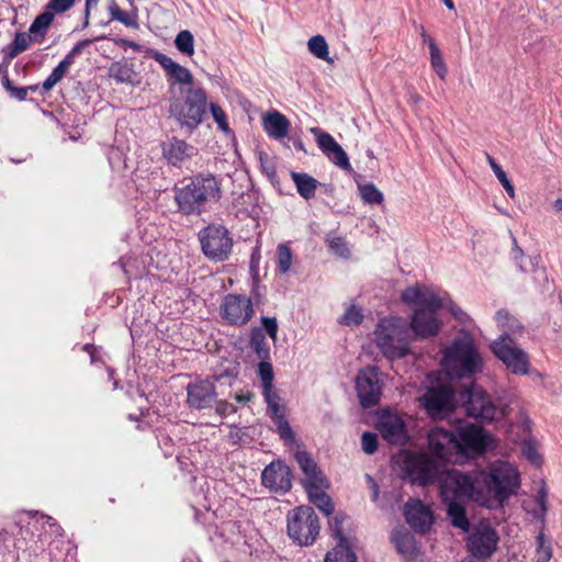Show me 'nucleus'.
<instances>
[{
    "label": "nucleus",
    "instance_id": "1",
    "mask_svg": "<svg viewBox=\"0 0 562 562\" xmlns=\"http://www.w3.org/2000/svg\"><path fill=\"white\" fill-rule=\"evenodd\" d=\"M149 55L162 67L169 88L168 112L181 128L194 131L206 115V91L195 85L191 71L171 57L158 50H149Z\"/></svg>",
    "mask_w": 562,
    "mask_h": 562
},
{
    "label": "nucleus",
    "instance_id": "2",
    "mask_svg": "<svg viewBox=\"0 0 562 562\" xmlns=\"http://www.w3.org/2000/svg\"><path fill=\"white\" fill-rule=\"evenodd\" d=\"M448 487L474 494V502L483 506L495 503L502 506L520 487L518 470L506 461L494 462L488 471L463 473L452 470L448 479Z\"/></svg>",
    "mask_w": 562,
    "mask_h": 562
},
{
    "label": "nucleus",
    "instance_id": "3",
    "mask_svg": "<svg viewBox=\"0 0 562 562\" xmlns=\"http://www.w3.org/2000/svg\"><path fill=\"white\" fill-rule=\"evenodd\" d=\"M401 300L413 308L409 326L417 338L428 339L439 334L442 321L438 311L443 308L445 297L432 290L415 285L406 288Z\"/></svg>",
    "mask_w": 562,
    "mask_h": 562
},
{
    "label": "nucleus",
    "instance_id": "4",
    "mask_svg": "<svg viewBox=\"0 0 562 562\" xmlns=\"http://www.w3.org/2000/svg\"><path fill=\"white\" fill-rule=\"evenodd\" d=\"M173 199L182 215H201L222 199L221 180L212 173L200 172L186 184L176 187Z\"/></svg>",
    "mask_w": 562,
    "mask_h": 562
},
{
    "label": "nucleus",
    "instance_id": "5",
    "mask_svg": "<svg viewBox=\"0 0 562 562\" xmlns=\"http://www.w3.org/2000/svg\"><path fill=\"white\" fill-rule=\"evenodd\" d=\"M443 363L451 376L469 378L482 370V359L468 333H461L443 351Z\"/></svg>",
    "mask_w": 562,
    "mask_h": 562
},
{
    "label": "nucleus",
    "instance_id": "6",
    "mask_svg": "<svg viewBox=\"0 0 562 562\" xmlns=\"http://www.w3.org/2000/svg\"><path fill=\"white\" fill-rule=\"evenodd\" d=\"M374 341L382 355L390 359H402L411 353L409 334L394 319H382L374 329Z\"/></svg>",
    "mask_w": 562,
    "mask_h": 562
},
{
    "label": "nucleus",
    "instance_id": "7",
    "mask_svg": "<svg viewBox=\"0 0 562 562\" xmlns=\"http://www.w3.org/2000/svg\"><path fill=\"white\" fill-rule=\"evenodd\" d=\"M203 255L211 261H226L233 249V237L222 224H209L198 233Z\"/></svg>",
    "mask_w": 562,
    "mask_h": 562
},
{
    "label": "nucleus",
    "instance_id": "8",
    "mask_svg": "<svg viewBox=\"0 0 562 562\" xmlns=\"http://www.w3.org/2000/svg\"><path fill=\"white\" fill-rule=\"evenodd\" d=\"M288 535L300 546H311L319 533V520L311 506H300L288 514Z\"/></svg>",
    "mask_w": 562,
    "mask_h": 562
},
{
    "label": "nucleus",
    "instance_id": "9",
    "mask_svg": "<svg viewBox=\"0 0 562 562\" xmlns=\"http://www.w3.org/2000/svg\"><path fill=\"white\" fill-rule=\"evenodd\" d=\"M491 349L495 357L501 360L513 374H528L530 367L529 356L518 346L508 333H503L495 339L491 345Z\"/></svg>",
    "mask_w": 562,
    "mask_h": 562
},
{
    "label": "nucleus",
    "instance_id": "10",
    "mask_svg": "<svg viewBox=\"0 0 562 562\" xmlns=\"http://www.w3.org/2000/svg\"><path fill=\"white\" fill-rule=\"evenodd\" d=\"M452 474V470L447 471L440 481V495L442 502L447 506V515L453 527L468 532L470 529V521L467 517L464 498L474 501V494L471 492H462L461 490L448 487V479Z\"/></svg>",
    "mask_w": 562,
    "mask_h": 562
},
{
    "label": "nucleus",
    "instance_id": "11",
    "mask_svg": "<svg viewBox=\"0 0 562 562\" xmlns=\"http://www.w3.org/2000/svg\"><path fill=\"white\" fill-rule=\"evenodd\" d=\"M255 315L251 297L245 294H226L220 305V316L224 324L235 327L247 325Z\"/></svg>",
    "mask_w": 562,
    "mask_h": 562
},
{
    "label": "nucleus",
    "instance_id": "12",
    "mask_svg": "<svg viewBox=\"0 0 562 562\" xmlns=\"http://www.w3.org/2000/svg\"><path fill=\"white\" fill-rule=\"evenodd\" d=\"M382 372L376 366H367L359 370L356 378V392L363 408H372L382 395Z\"/></svg>",
    "mask_w": 562,
    "mask_h": 562
},
{
    "label": "nucleus",
    "instance_id": "13",
    "mask_svg": "<svg viewBox=\"0 0 562 562\" xmlns=\"http://www.w3.org/2000/svg\"><path fill=\"white\" fill-rule=\"evenodd\" d=\"M428 449L430 453L442 462H460V443L457 434L436 427L428 432Z\"/></svg>",
    "mask_w": 562,
    "mask_h": 562
},
{
    "label": "nucleus",
    "instance_id": "14",
    "mask_svg": "<svg viewBox=\"0 0 562 562\" xmlns=\"http://www.w3.org/2000/svg\"><path fill=\"white\" fill-rule=\"evenodd\" d=\"M454 393L447 385L430 387L420 397V402L427 414L432 418H442L453 411Z\"/></svg>",
    "mask_w": 562,
    "mask_h": 562
},
{
    "label": "nucleus",
    "instance_id": "15",
    "mask_svg": "<svg viewBox=\"0 0 562 562\" xmlns=\"http://www.w3.org/2000/svg\"><path fill=\"white\" fill-rule=\"evenodd\" d=\"M376 428L382 438L391 445L404 446L408 441L406 423L398 414L381 412L376 418Z\"/></svg>",
    "mask_w": 562,
    "mask_h": 562
},
{
    "label": "nucleus",
    "instance_id": "16",
    "mask_svg": "<svg viewBox=\"0 0 562 562\" xmlns=\"http://www.w3.org/2000/svg\"><path fill=\"white\" fill-rule=\"evenodd\" d=\"M456 434L458 443L461 446L460 463L485 451L487 437L481 427L474 425L460 426Z\"/></svg>",
    "mask_w": 562,
    "mask_h": 562
},
{
    "label": "nucleus",
    "instance_id": "17",
    "mask_svg": "<svg viewBox=\"0 0 562 562\" xmlns=\"http://www.w3.org/2000/svg\"><path fill=\"white\" fill-rule=\"evenodd\" d=\"M465 394L464 411L468 416L482 422H493L496 418L497 408L483 390L472 386Z\"/></svg>",
    "mask_w": 562,
    "mask_h": 562
},
{
    "label": "nucleus",
    "instance_id": "18",
    "mask_svg": "<svg viewBox=\"0 0 562 562\" xmlns=\"http://www.w3.org/2000/svg\"><path fill=\"white\" fill-rule=\"evenodd\" d=\"M186 390V403L192 409H207L216 402V386L215 383L209 379L194 380L187 385Z\"/></svg>",
    "mask_w": 562,
    "mask_h": 562
},
{
    "label": "nucleus",
    "instance_id": "19",
    "mask_svg": "<svg viewBox=\"0 0 562 562\" xmlns=\"http://www.w3.org/2000/svg\"><path fill=\"white\" fill-rule=\"evenodd\" d=\"M498 540L497 532L491 526H480L469 536L467 547L472 558L480 560L495 552Z\"/></svg>",
    "mask_w": 562,
    "mask_h": 562
},
{
    "label": "nucleus",
    "instance_id": "20",
    "mask_svg": "<svg viewBox=\"0 0 562 562\" xmlns=\"http://www.w3.org/2000/svg\"><path fill=\"white\" fill-rule=\"evenodd\" d=\"M310 131L315 136L318 148L334 165L348 172L352 170L346 151L329 133L319 127H312Z\"/></svg>",
    "mask_w": 562,
    "mask_h": 562
},
{
    "label": "nucleus",
    "instance_id": "21",
    "mask_svg": "<svg viewBox=\"0 0 562 562\" xmlns=\"http://www.w3.org/2000/svg\"><path fill=\"white\" fill-rule=\"evenodd\" d=\"M262 485L276 493H286L292 487V472L282 461H273L261 473Z\"/></svg>",
    "mask_w": 562,
    "mask_h": 562
},
{
    "label": "nucleus",
    "instance_id": "22",
    "mask_svg": "<svg viewBox=\"0 0 562 562\" xmlns=\"http://www.w3.org/2000/svg\"><path fill=\"white\" fill-rule=\"evenodd\" d=\"M408 471L414 483L426 486L437 480L439 465L427 453H418L412 457Z\"/></svg>",
    "mask_w": 562,
    "mask_h": 562
},
{
    "label": "nucleus",
    "instance_id": "23",
    "mask_svg": "<svg viewBox=\"0 0 562 562\" xmlns=\"http://www.w3.org/2000/svg\"><path fill=\"white\" fill-rule=\"evenodd\" d=\"M404 516L406 522L419 533H426L432 526L434 515L428 506L420 501L407 503L405 505Z\"/></svg>",
    "mask_w": 562,
    "mask_h": 562
},
{
    "label": "nucleus",
    "instance_id": "24",
    "mask_svg": "<svg viewBox=\"0 0 562 562\" xmlns=\"http://www.w3.org/2000/svg\"><path fill=\"white\" fill-rule=\"evenodd\" d=\"M295 460L299 463L302 472L305 474V479L303 480L305 488L311 486L316 487V484L325 483L326 480L323 477L318 465L308 452L303 450L296 451Z\"/></svg>",
    "mask_w": 562,
    "mask_h": 562
},
{
    "label": "nucleus",
    "instance_id": "25",
    "mask_svg": "<svg viewBox=\"0 0 562 562\" xmlns=\"http://www.w3.org/2000/svg\"><path fill=\"white\" fill-rule=\"evenodd\" d=\"M193 147L184 140L172 137L162 144V154L169 164L180 166L186 159L190 158Z\"/></svg>",
    "mask_w": 562,
    "mask_h": 562
},
{
    "label": "nucleus",
    "instance_id": "26",
    "mask_svg": "<svg viewBox=\"0 0 562 562\" xmlns=\"http://www.w3.org/2000/svg\"><path fill=\"white\" fill-rule=\"evenodd\" d=\"M290 121L278 111L268 112L262 119V126L267 135L273 139H281L289 134Z\"/></svg>",
    "mask_w": 562,
    "mask_h": 562
},
{
    "label": "nucleus",
    "instance_id": "27",
    "mask_svg": "<svg viewBox=\"0 0 562 562\" xmlns=\"http://www.w3.org/2000/svg\"><path fill=\"white\" fill-rule=\"evenodd\" d=\"M291 178L295 183L299 194L305 200L313 199L319 182L312 176L304 172H291Z\"/></svg>",
    "mask_w": 562,
    "mask_h": 562
},
{
    "label": "nucleus",
    "instance_id": "28",
    "mask_svg": "<svg viewBox=\"0 0 562 562\" xmlns=\"http://www.w3.org/2000/svg\"><path fill=\"white\" fill-rule=\"evenodd\" d=\"M324 487H327L326 482L316 484V487L311 486L305 490L312 503L326 516H329L334 513V504L330 497L323 491Z\"/></svg>",
    "mask_w": 562,
    "mask_h": 562
},
{
    "label": "nucleus",
    "instance_id": "29",
    "mask_svg": "<svg viewBox=\"0 0 562 562\" xmlns=\"http://www.w3.org/2000/svg\"><path fill=\"white\" fill-rule=\"evenodd\" d=\"M250 348L260 360L270 359V346L266 339L262 328L252 327L249 337Z\"/></svg>",
    "mask_w": 562,
    "mask_h": 562
},
{
    "label": "nucleus",
    "instance_id": "30",
    "mask_svg": "<svg viewBox=\"0 0 562 562\" xmlns=\"http://www.w3.org/2000/svg\"><path fill=\"white\" fill-rule=\"evenodd\" d=\"M324 562H357V557L348 542H338L333 550L327 552Z\"/></svg>",
    "mask_w": 562,
    "mask_h": 562
},
{
    "label": "nucleus",
    "instance_id": "31",
    "mask_svg": "<svg viewBox=\"0 0 562 562\" xmlns=\"http://www.w3.org/2000/svg\"><path fill=\"white\" fill-rule=\"evenodd\" d=\"M512 256H513V259L515 260L518 269L521 272H529V271L536 272L538 270L540 257L539 256H535V257L528 258V265H526L524 251L517 245L516 239H514V247L512 249Z\"/></svg>",
    "mask_w": 562,
    "mask_h": 562
},
{
    "label": "nucleus",
    "instance_id": "32",
    "mask_svg": "<svg viewBox=\"0 0 562 562\" xmlns=\"http://www.w3.org/2000/svg\"><path fill=\"white\" fill-rule=\"evenodd\" d=\"M308 50L317 58L327 63H333L329 57L328 45L323 35L312 36L307 42Z\"/></svg>",
    "mask_w": 562,
    "mask_h": 562
},
{
    "label": "nucleus",
    "instance_id": "33",
    "mask_svg": "<svg viewBox=\"0 0 562 562\" xmlns=\"http://www.w3.org/2000/svg\"><path fill=\"white\" fill-rule=\"evenodd\" d=\"M293 261V252L286 244H280L277 247V270L280 274L290 271Z\"/></svg>",
    "mask_w": 562,
    "mask_h": 562
},
{
    "label": "nucleus",
    "instance_id": "34",
    "mask_svg": "<svg viewBox=\"0 0 562 562\" xmlns=\"http://www.w3.org/2000/svg\"><path fill=\"white\" fill-rule=\"evenodd\" d=\"M109 12L112 20L119 21L127 27L138 29L137 14H130L123 11L115 2L109 5Z\"/></svg>",
    "mask_w": 562,
    "mask_h": 562
},
{
    "label": "nucleus",
    "instance_id": "35",
    "mask_svg": "<svg viewBox=\"0 0 562 562\" xmlns=\"http://www.w3.org/2000/svg\"><path fill=\"white\" fill-rule=\"evenodd\" d=\"M358 190L367 204H381L384 200L383 193L372 182L359 184Z\"/></svg>",
    "mask_w": 562,
    "mask_h": 562
},
{
    "label": "nucleus",
    "instance_id": "36",
    "mask_svg": "<svg viewBox=\"0 0 562 562\" xmlns=\"http://www.w3.org/2000/svg\"><path fill=\"white\" fill-rule=\"evenodd\" d=\"M68 60H60V63L52 70L49 76L43 81L42 88L44 91H49L57 85L67 74L69 67Z\"/></svg>",
    "mask_w": 562,
    "mask_h": 562
},
{
    "label": "nucleus",
    "instance_id": "37",
    "mask_svg": "<svg viewBox=\"0 0 562 562\" xmlns=\"http://www.w3.org/2000/svg\"><path fill=\"white\" fill-rule=\"evenodd\" d=\"M175 45L177 49L187 56H193L194 54V37L188 30L180 31L176 38Z\"/></svg>",
    "mask_w": 562,
    "mask_h": 562
},
{
    "label": "nucleus",
    "instance_id": "38",
    "mask_svg": "<svg viewBox=\"0 0 562 562\" xmlns=\"http://www.w3.org/2000/svg\"><path fill=\"white\" fill-rule=\"evenodd\" d=\"M486 159L492 170L494 171L496 178L504 187L505 191L510 198L515 196V188L508 179L506 172L502 169V167L496 162V160L488 154H486Z\"/></svg>",
    "mask_w": 562,
    "mask_h": 562
},
{
    "label": "nucleus",
    "instance_id": "39",
    "mask_svg": "<svg viewBox=\"0 0 562 562\" xmlns=\"http://www.w3.org/2000/svg\"><path fill=\"white\" fill-rule=\"evenodd\" d=\"M536 552L533 562H549L552 558V547L549 541L546 540L543 532H539L536 538Z\"/></svg>",
    "mask_w": 562,
    "mask_h": 562
},
{
    "label": "nucleus",
    "instance_id": "40",
    "mask_svg": "<svg viewBox=\"0 0 562 562\" xmlns=\"http://www.w3.org/2000/svg\"><path fill=\"white\" fill-rule=\"evenodd\" d=\"M429 53H430V65H431L432 69L435 70V72L438 75V77L441 80H445L447 77L448 70H447L446 63L442 58V54H441L439 47L437 46V44L431 45Z\"/></svg>",
    "mask_w": 562,
    "mask_h": 562
},
{
    "label": "nucleus",
    "instance_id": "41",
    "mask_svg": "<svg viewBox=\"0 0 562 562\" xmlns=\"http://www.w3.org/2000/svg\"><path fill=\"white\" fill-rule=\"evenodd\" d=\"M521 452L522 456L532 464L540 465L541 464V456L538 452L537 443L535 439L529 436L528 438L524 439L521 445Z\"/></svg>",
    "mask_w": 562,
    "mask_h": 562
},
{
    "label": "nucleus",
    "instance_id": "42",
    "mask_svg": "<svg viewBox=\"0 0 562 562\" xmlns=\"http://www.w3.org/2000/svg\"><path fill=\"white\" fill-rule=\"evenodd\" d=\"M271 419L273 420L278 434L280 437L284 440H293L294 439V432L291 429V426L289 422L285 418L284 412L281 414H278L276 416H271Z\"/></svg>",
    "mask_w": 562,
    "mask_h": 562
},
{
    "label": "nucleus",
    "instance_id": "43",
    "mask_svg": "<svg viewBox=\"0 0 562 562\" xmlns=\"http://www.w3.org/2000/svg\"><path fill=\"white\" fill-rule=\"evenodd\" d=\"M55 13L48 9L45 12L41 13L30 26L31 33H38L41 31L45 32L48 26L54 21Z\"/></svg>",
    "mask_w": 562,
    "mask_h": 562
},
{
    "label": "nucleus",
    "instance_id": "44",
    "mask_svg": "<svg viewBox=\"0 0 562 562\" xmlns=\"http://www.w3.org/2000/svg\"><path fill=\"white\" fill-rule=\"evenodd\" d=\"M258 375L262 382V390L263 389H272L273 387V369L272 364L269 362V360H261L258 366Z\"/></svg>",
    "mask_w": 562,
    "mask_h": 562
},
{
    "label": "nucleus",
    "instance_id": "45",
    "mask_svg": "<svg viewBox=\"0 0 562 562\" xmlns=\"http://www.w3.org/2000/svg\"><path fill=\"white\" fill-rule=\"evenodd\" d=\"M363 319L362 311L360 307H357L355 305L349 306L344 315L339 318V324L346 325V326H357L361 324Z\"/></svg>",
    "mask_w": 562,
    "mask_h": 562
},
{
    "label": "nucleus",
    "instance_id": "46",
    "mask_svg": "<svg viewBox=\"0 0 562 562\" xmlns=\"http://www.w3.org/2000/svg\"><path fill=\"white\" fill-rule=\"evenodd\" d=\"M31 43V36L26 33H16L11 45L9 56L14 57L24 52Z\"/></svg>",
    "mask_w": 562,
    "mask_h": 562
},
{
    "label": "nucleus",
    "instance_id": "47",
    "mask_svg": "<svg viewBox=\"0 0 562 562\" xmlns=\"http://www.w3.org/2000/svg\"><path fill=\"white\" fill-rule=\"evenodd\" d=\"M495 317L498 326L504 329V333H507V329L510 331L521 329V326L518 324V322L505 310L498 311Z\"/></svg>",
    "mask_w": 562,
    "mask_h": 562
},
{
    "label": "nucleus",
    "instance_id": "48",
    "mask_svg": "<svg viewBox=\"0 0 562 562\" xmlns=\"http://www.w3.org/2000/svg\"><path fill=\"white\" fill-rule=\"evenodd\" d=\"M392 541L400 553H407L413 547V536L407 532H397L392 535Z\"/></svg>",
    "mask_w": 562,
    "mask_h": 562
},
{
    "label": "nucleus",
    "instance_id": "49",
    "mask_svg": "<svg viewBox=\"0 0 562 562\" xmlns=\"http://www.w3.org/2000/svg\"><path fill=\"white\" fill-rule=\"evenodd\" d=\"M262 394L265 397V401L268 405V409L271 412V416H276L278 414L283 413V411L280 407V397L276 393V391L272 389H263Z\"/></svg>",
    "mask_w": 562,
    "mask_h": 562
},
{
    "label": "nucleus",
    "instance_id": "50",
    "mask_svg": "<svg viewBox=\"0 0 562 562\" xmlns=\"http://www.w3.org/2000/svg\"><path fill=\"white\" fill-rule=\"evenodd\" d=\"M2 83L5 90L19 101H24L26 99L29 90L35 91L37 89V86L16 88L8 77L3 78Z\"/></svg>",
    "mask_w": 562,
    "mask_h": 562
},
{
    "label": "nucleus",
    "instance_id": "51",
    "mask_svg": "<svg viewBox=\"0 0 562 562\" xmlns=\"http://www.w3.org/2000/svg\"><path fill=\"white\" fill-rule=\"evenodd\" d=\"M210 111H211V114H212L214 121L216 122L218 128L222 130L223 132L227 133L229 131V126H228L227 116H226V113L224 112V110L218 104L211 103Z\"/></svg>",
    "mask_w": 562,
    "mask_h": 562
},
{
    "label": "nucleus",
    "instance_id": "52",
    "mask_svg": "<svg viewBox=\"0 0 562 562\" xmlns=\"http://www.w3.org/2000/svg\"><path fill=\"white\" fill-rule=\"evenodd\" d=\"M379 439L376 434L366 431L361 436L362 450L367 454H373L378 450Z\"/></svg>",
    "mask_w": 562,
    "mask_h": 562
},
{
    "label": "nucleus",
    "instance_id": "53",
    "mask_svg": "<svg viewBox=\"0 0 562 562\" xmlns=\"http://www.w3.org/2000/svg\"><path fill=\"white\" fill-rule=\"evenodd\" d=\"M345 516L336 515L331 521H329V528L331 531V536L338 540V542H348V539L345 537L342 531V522L345 520Z\"/></svg>",
    "mask_w": 562,
    "mask_h": 562
},
{
    "label": "nucleus",
    "instance_id": "54",
    "mask_svg": "<svg viewBox=\"0 0 562 562\" xmlns=\"http://www.w3.org/2000/svg\"><path fill=\"white\" fill-rule=\"evenodd\" d=\"M441 297H445L446 304L443 307L448 308L449 312L453 315V317L459 321L462 324H465L470 316L461 310L454 302H452L447 293L445 295H441Z\"/></svg>",
    "mask_w": 562,
    "mask_h": 562
},
{
    "label": "nucleus",
    "instance_id": "55",
    "mask_svg": "<svg viewBox=\"0 0 562 562\" xmlns=\"http://www.w3.org/2000/svg\"><path fill=\"white\" fill-rule=\"evenodd\" d=\"M262 333L267 334L272 340L277 339L279 325L276 317L262 316L260 318Z\"/></svg>",
    "mask_w": 562,
    "mask_h": 562
},
{
    "label": "nucleus",
    "instance_id": "56",
    "mask_svg": "<svg viewBox=\"0 0 562 562\" xmlns=\"http://www.w3.org/2000/svg\"><path fill=\"white\" fill-rule=\"evenodd\" d=\"M77 0H49L46 9L53 11L55 14H61L70 10Z\"/></svg>",
    "mask_w": 562,
    "mask_h": 562
},
{
    "label": "nucleus",
    "instance_id": "57",
    "mask_svg": "<svg viewBox=\"0 0 562 562\" xmlns=\"http://www.w3.org/2000/svg\"><path fill=\"white\" fill-rule=\"evenodd\" d=\"M91 40H82L79 41L71 49L70 52L64 57V60H68V64L72 65L75 61V58L81 54L82 49L91 44Z\"/></svg>",
    "mask_w": 562,
    "mask_h": 562
},
{
    "label": "nucleus",
    "instance_id": "58",
    "mask_svg": "<svg viewBox=\"0 0 562 562\" xmlns=\"http://www.w3.org/2000/svg\"><path fill=\"white\" fill-rule=\"evenodd\" d=\"M329 247L333 249L336 254H338L341 257H348L349 256V249L347 247V244L344 238L341 237H335L329 241Z\"/></svg>",
    "mask_w": 562,
    "mask_h": 562
},
{
    "label": "nucleus",
    "instance_id": "59",
    "mask_svg": "<svg viewBox=\"0 0 562 562\" xmlns=\"http://www.w3.org/2000/svg\"><path fill=\"white\" fill-rule=\"evenodd\" d=\"M214 404H215V412H216V414L222 416V417H225V416H228V415H232V414L236 413V407L233 404H231L227 401H225V400L218 401L216 398V402Z\"/></svg>",
    "mask_w": 562,
    "mask_h": 562
},
{
    "label": "nucleus",
    "instance_id": "60",
    "mask_svg": "<svg viewBox=\"0 0 562 562\" xmlns=\"http://www.w3.org/2000/svg\"><path fill=\"white\" fill-rule=\"evenodd\" d=\"M547 496H548L547 487H546V485H542L539 488L538 494H537V503L540 507V515H539L540 518H544V516L547 515V512H548Z\"/></svg>",
    "mask_w": 562,
    "mask_h": 562
},
{
    "label": "nucleus",
    "instance_id": "61",
    "mask_svg": "<svg viewBox=\"0 0 562 562\" xmlns=\"http://www.w3.org/2000/svg\"><path fill=\"white\" fill-rule=\"evenodd\" d=\"M245 436L246 429L237 426H231L228 438L233 445H241Z\"/></svg>",
    "mask_w": 562,
    "mask_h": 562
},
{
    "label": "nucleus",
    "instance_id": "62",
    "mask_svg": "<svg viewBox=\"0 0 562 562\" xmlns=\"http://www.w3.org/2000/svg\"><path fill=\"white\" fill-rule=\"evenodd\" d=\"M115 43L124 49L132 48L134 52H143V46L140 44L127 38H119Z\"/></svg>",
    "mask_w": 562,
    "mask_h": 562
},
{
    "label": "nucleus",
    "instance_id": "63",
    "mask_svg": "<svg viewBox=\"0 0 562 562\" xmlns=\"http://www.w3.org/2000/svg\"><path fill=\"white\" fill-rule=\"evenodd\" d=\"M99 0H86L85 14H83V27L89 25L91 10L97 7Z\"/></svg>",
    "mask_w": 562,
    "mask_h": 562
},
{
    "label": "nucleus",
    "instance_id": "64",
    "mask_svg": "<svg viewBox=\"0 0 562 562\" xmlns=\"http://www.w3.org/2000/svg\"><path fill=\"white\" fill-rule=\"evenodd\" d=\"M113 77L119 82H126L130 80V69L126 67H119L116 72H113Z\"/></svg>",
    "mask_w": 562,
    "mask_h": 562
}]
</instances>
